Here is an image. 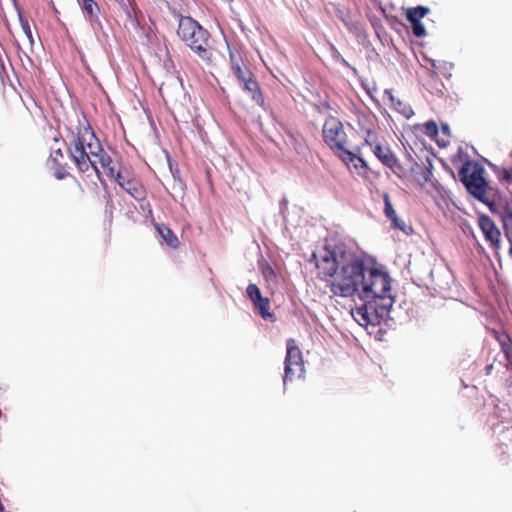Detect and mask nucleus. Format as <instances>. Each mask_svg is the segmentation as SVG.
<instances>
[{"instance_id": "f257e3e1", "label": "nucleus", "mask_w": 512, "mask_h": 512, "mask_svg": "<svg viewBox=\"0 0 512 512\" xmlns=\"http://www.w3.org/2000/svg\"><path fill=\"white\" fill-rule=\"evenodd\" d=\"M358 264L360 272L354 280L353 291L350 290L344 298L357 296L363 301V305L352 313L355 320L361 325H376L388 317L395 303L392 278L385 267L370 257L360 254Z\"/></svg>"}, {"instance_id": "f03ea898", "label": "nucleus", "mask_w": 512, "mask_h": 512, "mask_svg": "<svg viewBox=\"0 0 512 512\" xmlns=\"http://www.w3.org/2000/svg\"><path fill=\"white\" fill-rule=\"evenodd\" d=\"M359 255L344 246H336L333 250L324 249L319 259L315 253L312 255V259L316 260L319 276L322 279L333 278L329 287L335 296L344 298L350 289L353 291L354 280L360 272Z\"/></svg>"}, {"instance_id": "7ed1b4c3", "label": "nucleus", "mask_w": 512, "mask_h": 512, "mask_svg": "<svg viewBox=\"0 0 512 512\" xmlns=\"http://www.w3.org/2000/svg\"><path fill=\"white\" fill-rule=\"evenodd\" d=\"M322 134L324 142L338 154L345 164L349 165L354 161L364 164L361 158L346 148L347 134L343 123L339 119L335 117L327 118L323 125Z\"/></svg>"}, {"instance_id": "20e7f679", "label": "nucleus", "mask_w": 512, "mask_h": 512, "mask_svg": "<svg viewBox=\"0 0 512 512\" xmlns=\"http://www.w3.org/2000/svg\"><path fill=\"white\" fill-rule=\"evenodd\" d=\"M483 174L484 169L480 165L469 162L465 163L459 171L460 180L467 191L477 200L490 205L492 189Z\"/></svg>"}, {"instance_id": "39448f33", "label": "nucleus", "mask_w": 512, "mask_h": 512, "mask_svg": "<svg viewBox=\"0 0 512 512\" xmlns=\"http://www.w3.org/2000/svg\"><path fill=\"white\" fill-rule=\"evenodd\" d=\"M230 59L232 62L233 72L238 78L240 84L243 86V89L251 95V98L257 104H261L263 102L262 95L259 91L257 81L253 78L252 72L246 66H241L237 61L235 54L232 52H230Z\"/></svg>"}, {"instance_id": "423d86ee", "label": "nucleus", "mask_w": 512, "mask_h": 512, "mask_svg": "<svg viewBox=\"0 0 512 512\" xmlns=\"http://www.w3.org/2000/svg\"><path fill=\"white\" fill-rule=\"evenodd\" d=\"M284 370V384H286L287 381H292L296 376L300 377L304 372L302 353L295 344V341L292 339L287 341V353L285 357Z\"/></svg>"}, {"instance_id": "0eeeda50", "label": "nucleus", "mask_w": 512, "mask_h": 512, "mask_svg": "<svg viewBox=\"0 0 512 512\" xmlns=\"http://www.w3.org/2000/svg\"><path fill=\"white\" fill-rule=\"evenodd\" d=\"M500 177L507 184L510 197L499 203L497 212L501 221H504L506 227L512 230V167L503 169Z\"/></svg>"}, {"instance_id": "6e6552de", "label": "nucleus", "mask_w": 512, "mask_h": 512, "mask_svg": "<svg viewBox=\"0 0 512 512\" xmlns=\"http://www.w3.org/2000/svg\"><path fill=\"white\" fill-rule=\"evenodd\" d=\"M69 151L71 158L81 172L87 171L90 165L97 171V161L89 156L84 147V141L81 138L75 141L73 148H70Z\"/></svg>"}, {"instance_id": "1a4fd4ad", "label": "nucleus", "mask_w": 512, "mask_h": 512, "mask_svg": "<svg viewBox=\"0 0 512 512\" xmlns=\"http://www.w3.org/2000/svg\"><path fill=\"white\" fill-rule=\"evenodd\" d=\"M478 224L486 238L496 250L500 249V231L489 216L481 215Z\"/></svg>"}, {"instance_id": "9d476101", "label": "nucleus", "mask_w": 512, "mask_h": 512, "mask_svg": "<svg viewBox=\"0 0 512 512\" xmlns=\"http://www.w3.org/2000/svg\"><path fill=\"white\" fill-rule=\"evenodd\" d=\"M197 34H182V41L193 51H196L203 59H208L207 48L209 47L208 38L205 34H198L200 38H195Z\"/></svg>"}, {"instance_id": "9b49d317", "label": "nucleus", "mask_w": 512, "mask_h": 512, "mask_svg": "<svg viewBox=\"0 0 512 512\" xmlns=\"http://www.w3.org/2000/svg\"><path fill=\"white\" fill-rule=\"evenodd\" d=\"M116 181L133 198L137 200L144 198L143 186L137 180L129 179L125 177L121 172H118L116 175Z\"/></svg>"}, {"instance_id": "f8f14e48", "label": "nucleus", "mask_w": 512, "mask_h": 512, "mask_svg": "<svg viewBox=\"0 0 512 512\" xmlns=\"http://www.w3.org/2000/svg\"><path fill=\"white\" fill-rule=\"evenodd\" d=\"M429 12V8L424 6H417L409 8L407 10V20L413 27L412 32H426L424 25L421 23V19Z\"/></svg>"}, {"instance_id": "ddd939ff", "label": "nucleus", "mask_w": 512, "mask_h": 512, "mask_svg": "<svg viewBox=\"0 0 512 512\" xmlns=\"http://www.w3.org/2000/svg\"><path fill=\"white\" fill-rule=\"evenodd\" d=\"M375 156L387 167L393 168L397 160L394 156V154L391 152V150L388 147L382 146L381 144H375L374 148L372 149Z\"/></svg>"}, {"instance_id": "4468645a", "label": "nucleus", "mask_w": 512, "mask_h": 512, "mask_svg": "<svg viewBox=\"0 0 512 512\" xmlns=\"http://www.w3.org/2000/svg\"><path fill=\"white\" fill-rule=\"evenodd\" d=\"M385 95L388 97L393 107L406 118H410L414 114L412 108L402 100L396 99L391 90H385Z\"/></svg>"}, {"instance_id": "2eb2a0df", "label": "nucleus", "mask_w": 512, "mask_h": 512, "mask_svg": "<svg viewBox=\"0 0 512 512\" xmlns=\"http://www.w3.org/2000/svg\"><path fill=\"white\" fill-rule=\"evenodd\" d=\"M259 269L270 286L277 284V274L266 260L259 261Z\"/></svg>"}, {"instance_id": "dca6fc26", "label": "nucleus", "mask_w": 512, "mask_h": 512, "mask_svg": "<svg viewBox=\"0 0 512 512\" xmlns=\"http://www.w3.org/2000/svg\"><path fill=\"white\" fill-rule=\"evenodd\" d=\"M157 230L159 235L163 238V240L167 243L168 246L172 248H177L179 246L178 238L170 228L164 225H159L157 226Z\"/></svg>"}, {"instance_id": "f3484780", "label": "nucleus", "mask_w": 512, "mask_h": 512, "mask_svg": "<svg viewBox=\"0 0 512 512\" xmlns=\"http://www.w3.org/2000/svg\"><path fill=\"white\" fill-rule=\"evenodd\" d=\"M201 31V25L189 16L181 17L179 20L178 32H196Z\"/></svg>"}, {"instance_id": "a211bd4d", "label": "nucleus", "mask_w": 512, "mask_h": 512, "mask_svg": "<svg viewBox=\"0 0 512 512\" xmlns=\"http://www.w3.org/2000/svg\"><path fill=\"white\" fill-rule=\"evenodd\" d=\"M20 38L19 42L26 44L28 43L33 50L35 46L38 48H42V41L40 38V34H19Z\"/></svg>"}, {"instance_id": "6ab92c4d", "label": "nucleus", "mask_w": 512, "mask_h": 512, "mask_svg": "<svg viewBox=\"0 0 512 512\" xmlns=\"http://www.w3.org/2000/svg\"><path fill=\"white\" fill-rule=\"evenodd\" d=\"M254 306L258 309L259 313L264 319L272 318V314L269 313L270 301L268 298H260V300L254 303Z\"/></svg>"}, {"instance_id": "aec40b11", "label": "nucleus", "mask_w": 512, "mask_h": 512, "mask_svg": "<svg viewBox=\"0 0 512 512\" xmlns=\"http://www.w3.org/2000/svg\"><path fill=\"white\" fill-rule=\"evenodd\" d=\"M389 220L391 221L393 228L399 229L407 235L412 232V227L406 225L405 222L397 216V214L394 217H391Z\"/></svg>"}, {"instance_id": "412c9836", "label": "nucleus", "mask_w": 512, "mask_h": 512, "mask_svg": "<svg viewBox=\"0 0 512 512\" xmlns=\"http://www.w3.org/2000/svg\"><path fill=\"white\" fill-rule=\"evenodd\" d=\"M246 291L253 304L262 298L260 289L256 284H249Z\"/></svg>"}, {"instance_id": "4be33fe9", "label": "nucleus", "mask_w": 512, "mask_h": 512, "mask_svg": "<svg viewBox=\"0 0 512 512\" xmlns=\"http://www.w3.org/2000/svg\"><path fill=\"white\" fill-rule=\"evenodd\" d=\"M51 169L53 171V175L55 176V178L59 180L66 178V176L68 175V172L65 169V164H51Z\"/></svg>"}, {"instance_id": "5701e85b", "label": "nucleus", "mask_w": 512, "mask_h": 512, "mask_svg": "<svg viewBox=\"0 0 512 512\" xmlns=\"http://www.w3.org/2000/svg\"><path fill=\"white\" fill-rule=\"evenodd\" d=\"M383 200H384V214L385 216L390 219L391 217H394L396 215V211L394 210L392 203L390 201V196L388 193L383 194Z\"/></svg>"}, {"instance_id": "b1692460", "label": "nucleus", "mask_w": 512, "mask_h": 512, "mask_svg": "<svg viewBox=\"0 0 512 512\" xmlns=\"http://www.w3.org/2000/svg\"><path fill=\"white\" fill-rule=\"evenodd\" d=\"M63 158V152L60 147H52L49 161L51 164L61 163L60 159Z\"/></svg>"}, {"instance_id": "393cba45", "label": "nucleus", "mask_w": 512, "mask_h": 512, "mask_svg": "<svg viewBox=\"0 0 512 512\" xmlns=\"http://www.w3.org/2000/svg\"><path fill=\"white\" fill-rule=\"evenodd\" d=\"M424 132L429 137H435L438 134V126L434 121H428L424 124Z\"/></svg>"}, {"instance_id": "a878e982", "label": "nucleus", "mask_w": 512, "mask_h": 512, "mask_svg": "<svg viewBox=\"0 0 512 512\" xmlns=\"http://www.w3.org/2000/svg\"><path fill=\"white\" fill-rule=\"evenodd\" d=\"M96 148L99 152L98 162L101 164L102 167H106L111 163V159L108 155L105 154L103 149L100 147V145H96Z\"/></svg>"}, {"instance_id": "bb28decb", "label": "nucleus", "mask_w": 512, "mask_h": 512, "mask_svg": "<svg viewBox=\"0 0 512 512\" xmlns=\"http://www.w3.org/2000/svg\"><path fill=\"white\" fill-rule=\"evenodd\" d=\"M83 4V9L89 14L93 15L95 10L98 9L97 4L94 0H81Z\"/></svg>"}, {"instance_id": "cd10ccee", "label": "nucleus", "mask_w": 512, "mask_h": 512, "mask_svg": "<svg viewBox=\"0 0 512 512\" xmlns=\"http://www.w3.org/2000/svg\"><path fill=\"white\" fill-rule=\"evenodd\" d=\"M365 142L367 145H369L371 147V149L374 148L375 144H379L377 142V136L375 135V133H373L372 131H367V134H366V137H365Z\"/></svg>"}, {"instance_id": "c85d7f7f", "label": "nucleus", "mask_w": 512, "mask_h": 512, "mask_svg": "<svg viewBox=\"0 0 512 512\" xmlns=\"http://www.w3.org/2000/svg\"><path fill=\"white\" fill-rule=\"evenodd\" d=\"M96 145H99V143L96 142L95 144H92V143L87 144V148L89 149L88 154L90 157L96 158L99 156V152L96 148Z\"/></svg>"}, {"instance_id": "c756f323", "label": "nucleus", "mask_w": 512, "mask_h": 512, "mask_svg": "<svg viewBox=\"0 0 512 512\" xmlns=\"http://www.w3.org/2000/svg\"><path fill=\"white\" fill-rule=\"evenodd\" d=\"M375 41L380 42L381 44H384V42L388 41L389 34H372Z\"/></svg>"}, {"instance_id": "7c9ffc66", "label": "nucleus", "mask_w": 512, "mask_h": 512, "mask_svg": "<svg viewBox=\"0 0 512 512\" xmlns=\"http://www.w3.org/2000/svg\"><path fill=\"white\" fill-rule=\"evenodd\" d=\"M506 341L507 342L510 341L508 336H505V339L500 340L503 350L508 355L510 353V350L512 349V346L511 345H507Z\"/></svg>"}, {"instance_id": "2f4dec72", "label": "nucleus", "mask_w": 512, "mask_h": 512, "mask_svg": "<svg viewBox=\"0 0 512 512\" xmlns=\"http://www.w3.org/2000/svg\"><path fill=\"white\" fill-rule=\"evenodd\" d=\"M23 29H24V32H27V33H30V27L29 25L26 23V25H23Z\"/></svg>"}, {"instance_id": "473e14b6", "label": "nucleus", "mask_w": 512, "mask_h": 512, "mask_svg": "<svg viewBox=\"0 0 512 512\" xmlns=\"http://www.w3.org/2000/svg\"><path fill=\"white\" fill-rule=\"evenodd\" d=\"M115 2L119 3L120 5L124 4V0H114Z\"/></svg>"}, {"instance_id": "72a5a7b5", "label": "nucleus", "mask_w": 512, "mask_h": 512, "mask_svg": "<svg viewBox=\"0 0 512 512\" xmlns=\"http://www.w3.org/2000/svg\"><path fill=\"white\" fill-rule=\"evenodd\" d=\"M448 130H449L448 126L444 125V126H443V131H445V132H446V131H448Z\"/></svg>"}]
</instances>
